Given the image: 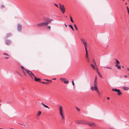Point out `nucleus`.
Masks as SVG:
<instances>
[{
	"label": "nucleus",
	"mask_w": 129,
	"mask_h": 129,
	"mask_svg": "<svg viewBox=\"0 0 129 129\" xmlns=\"http://www.w3.org/2000/svg\"><path fill=\"white\" fill-rule=\"evenodd\" d=\"M21 68L22 70V71L24 70L25 71L26 70H27V69H25L23 66H21Z\"/></svg>",
	"instance_id": "nucleus-21"
},
{
	"label": "nucleus",
	"mask_w": 129,
	"mask_h": 129,
	"mask_svg": "<svg viewBox=\"0 0 129 129\" xmlns=\"http://www.w3.org/2000/svg\"><path fill=\"white\" fill-rule=\"evenodd\" d=\"M72 84H73V86H74V85H75V84L74 83V81H72Z\"/></svg>",
	"instance_id": "nucleus-40"
},
{
	"label": "nucleus",
	"mask_w": 129,
	"mask_h": 129,
	"mask_svg": "<svg viewBox=\"0 0 129 129\" xmlns=\"http://www.w3.org/2000/svg\"><path fill=\"white\" fill-rule=\"evenodd\" d=\"M92 91H96L98 89V86H92L90 87Z\"/></svg>",
	"instance_id": "nucleus-6"
},
{
	"label": "nucleus",
	"mask_w": 129,
	"mask_h": 129,
	"mask_svg": "<svg viewBox=\"0 0 129 129\" xmlns=\"http://www.w3.org/2000/svg\"><path fill=\"white\" fill-rule=\"evenodd\" d=\"M74 26H75V29H76V30H78V28L76 25L75 24H74Z\"/></svg>",
	"instance_id": "nucleus-32"
},
{
	"label": "nucleus",
	"mask_w": 129,
	"mask_h": 129,
	"mask_svg": "<svg viewBox=\"0 0 129 129\" xmlns=\"http://www.w3.org/2000/svg\"><path fill=\"white\" fill-rule=\"evenodd\" d=\"M59 5H60L59 7H60L61 6H63V5H61L60 3H59Z\"/></svg>",
	"instance_id": "nucleus-45"
},
{
	"label": "nucleus",
	"mask_w": 129,
	"mask_h": 129,
	"mask_svg": "<svg viewBox=\"0 0 129 129\" xmlns=\"http://www.w3.org/2000/svg\"><path fill=\"white\" fill-rule=\"evenodd\" d=\"M87 61L88 62H89V58H87Z\"/></svg>",
	"instance_id": "nucleus-47"
},
{
	"label": "nucleus",
	"mask_w": 129,
	"mask_h": 129,
	"mask_svg": "<svg viewBox=\"0 0 129 129\" xmlns=\"http://www.w3.org/2000/svg\"><path fill=\"white\" fill-rule=\"evenodd\" d=\"M86 58H88V52H86Z\"/></svg>",
	"instance_id": "nucleus-28"
},
{
	"label": "nucleus",
	"mask_w": 129,
	"mask_h": 129,
	"mask_svg": "<svg viewBox=\"0 0 129 129\" xmlns=\"http://www.w3.org/2000/svg\"><path fill=\"white\" fill-rule=\"evenodd\" d=\"M87 46H87H85V51H86V52H88V51H87V48H86V46Z\"/></svg>",
	"instance_id": "nucleus-29"
},
{
	"label": "nucleus",
	"mask_w": 129,
	"mask_h": 129,
	"mask_svg": "<svg viewBox=\"0 0 129 129\" xmlns=\"http://www.w3.org/2000/svg\"><path fill=\"white\" fill-rule=\"evenodd\" d=\"M11 41L10 40H7L5 41L6 44L7 45H9L11 43Z\"/></svg>",
	"instance_id": "nucleus-12"
},
{
	"label": "nucleus",
	"mask_w": 129,
	"mask_h": 129,
	"mask_svg": "<svg viewBox=\"0 0 129 129\" xmlns=\"http://www.w3.org/2000/svg\"><path fill=\"white\" fill-rule=\"evenodd\" d=\"M0 129H3L2 128H0Z\"/></svg>",
	"instance_id": "nucleus-61"
},
{
	"label": "nucleus",
	"mask_w": 129,
	"mask_h": 129,
	"mask_svg": "<svg viewBox=\"0 0 129 129\" xmlns=\"http://www.w3.org/2000/svg\"><path fill=\"white\" fill-rule=\"evenodd\" d=\"M21 68L22 70V71L24 70L25 71L26 70H27V69H25L23 66H21Z\"/></svg>",
	"instance_id": "nucleus-22"
},
{
	"label": "nucleus",
	"mask_w": 129,
	"mask_h": 129,
	"mask_svg": "<svg viewBox=\"0 0 129 129\" xmlns=\"http://www.w3.org/2000/svg\"><path fill=\"white\" fill-rule=\"evenodd\" d=\"M70 19L71 21V22H74V21L73 20L72 18L71 17H70Z\"/></svg>",
	"instance_id": "nucleus-31"
},
{
	"label": "nucleus",
	"mask_w": 129,
	"mask_h": 129,
	"mask_svg": "<svg viewBox=\"0 0 129 129\" xmlns=\"http://www.w3.org/2000/svg\"><path fill=\"white\" fill-rule=\"evenodd\" d=\"M112 90L114 91L115 92H117L118 94L119 95H120L122 94V92L120 91V90L119 89H112Z\"/></svg>",
	"instance_id": "nucleus-4"
},
{
	"label": "nucleus",
	"mask_w": 129,
	"mask_h": 129,
	"mask_svg": "<svg viewBox=\"0 0 129 129\" xmlns=\"http://www.w3.org/2000/svg\"><path fill=\"white\" fill-rule=\"evenodd\" d=\"M97 77H96V76H95V80H94V81H97Z\"/></svg>",
	"instance_id": "nucleus-30"
},
{
	"label": "nucleus",
	"mask_w": 129,
	"mask_h": 129,
	"mask_svg": "<svg viewBox=\"0 0 129 129\" xmlns=\"http://www.w3.org/2000/svg\"><path fill=\"white\" fill-rule=\"evenodd\" d=\"M21 125H24V126L25 127V125H24V124H21Z\"/></svg>",
	"instance_id": "nucleus-57"
},
{
	"label": "nucleus",
	"mask_w": 129,
	"mask_h": 129,
	"mask_svg": "<svg viewBox=\"0 0 129 129\" xmlns=\"http://www.w3.org/2000/svg\"><path fill=\"white\" fill-rule=\"evenodd\" d=\"M47 28L49 29H50V26H47Z\"/></svg>",
	"instance_id": "nucleus-42"
},
{
	"label": "nucleus",
	"mask_w": 129,
	"mask_h": 129,
	"mask_svg": "<svg viewBox=\"0 0 129 129\" xmlns=\"http://www.w3.org/2000/svg\"><path fill=\"white\" fill-rule=\"evenodd\" d=\"M52 20L51 19H50V20H48L47 21L45 22L46 25L47 26L48 24L49 23H51V21H52Z\"/></svg>",
	"instance_id": "nucleus-15"
},
{
	"label": "nucleus",
	"mask_w": 129,
	"mask_h": 129,
	"mask_svg": "<svg viewBox=\"0 0 129 129\" xmlns=\"http://www.w3.org/2000/svg\"><path fill=\"white\" fill-rule=\"evenodd\" d=\"M1 104H0V106H1Z\"/></svg>",
	"instance_id": "nucleus-63"
},
{
	"label": "nucleus",
	"mask_w": 129,
	"mask_h": 129,
	"mask_svg": "<svg viewBox=\"0 0 129 129\" xmlns=\"http://www.w3.org/2000/svg\"><path fill=\"white\" fill-rule=\"evenodd\" d=\"M25 72L31 78L33 79V77L35 76V75L32 73V72L28 70H26Z\"/></svg>",
	"instance_id": "nucleus-2"
},
{
	"label": "nucleus",
	"mask_w": 129,
	"mask_h": 129,
	"mask_svg": "<svg viewBox=\"0 0 129 129\" xmlns=\"http://www.w3.org/2000/svg\"><path fill=\"white\" fill-rule=\"evenodd\" d=\"M106 68H107L108 69H112V68L111 67H106Z\"/></svg>",
	"instance_id": "nucleus-38"
},
{
	"label": "nucleus",
	"mask_w": 129,
	"mask_h": 129,
	"mask_svg": "<svg viewBox=\"0 0 129 129\" xmlns=\"http://www.w3.org/2000/svg\"><path fill=\"white\" fill-rule=\"evenodd\" d=\"M91 66L92 68L94 70H96V67L95 64H91Z\"/></svg>",
	"instance_id": "nucleus-10"
},
{
	"label": "nucleus",
	"mask_w": 129,
	"mask_h": 129,
	"mask_svg": "<svg viewBox=\"0 0 129 129\" xmlns=\"http://www.w3.org/2000/svg\"><path fill=\"white\" fill-rule=\"evenodd\" d=\"M11 35L10 33L8 34H7V36H6V38H8L11 36Z\"/></svg>",
	"instance_id": "nucleus-23"
},
{
	"label": "nucleus",
	"mask_w": 129,
	"mask_h": 129,
	"mask_svg": "<svg viewBox=\"0 0 129 129\" xmlns=\"http://www.w3.org/2000/svg\"><path fill=\"white\" fill-rule=\"evenodd\" d=\"M86 124H88L91 126H94L96 125V124L95 123H87Z\"/></svg>",
	"instance_id": "nucleus-9"
},
{
	"label": "nucleus",
	"mask_w": 129,
	"mask_h": 129,
	"mask_svg": "<svg viewBox=\"0 0 129 129\" xmlns=\"http://www.w3.org/2000/svg\"><path fill=\"white\" fill-rule=\"evenodd\" d=\"M45 107H46V108H48V109H50V108L48 107V106L45 105H44V106H43Z\"/></svg>",
	"instance_id": "nucleus-27"
},
{
	"label": "nucleus",
	"mask_w": 129,
	"mask_h": 129,
	"mask_svg": "<svg viewBox=\"0 0 129 129\" xmlns=\"http://www.w3.org/2000/svg\"><path fill=\"white\" fill-rule=\"evenodd\" d=\"M107 99L108 100H109L110 99V98L109 97H107Z\"/></svg>",
	"instance_id": "nucleus-52"
},
{
	"label": "nucleus",
	"mask_w": 129,
	"mask_h": 129,
	"mask_svg": "<svg viewBox=\"0 0 129 129\" xmlns=\"http://www.w3.org/2000/svg\"><path fill=\"white\" fill-rule=\"evenodd\" d=\"M127 11L128 12H129V9H128V10H127Z\"/></svg>",
	"instance_id": "nucleus-54"
},
{
	"label": "nucleus",
	"mask_w": 129,
	"mask_h": 129,
	"mask_svg": "<svg viewBox=\"0 0 129 129\" xmlns=\"http://www.w3.org/2000/svg\"><path fill=\"white\" fill-rule=\"evenodd\" d=\"M4 7V6L3 5H2V8H3V7Z\"/></svg>",
	"instance_id": "nucleus-53"
},
{
	"label": "nucleus",
	"mask_w": 129,
	"mask_h": 129,
	"mask_svg": "<svg viewBox=\"0 0 129 129\" xmlns=\"http://www.w3.org/2000/svg\"><path fill=\"white\" fill-rule=\"evenodd\" d=\"M116 63L118 64L120 63V62L117 59H116Z\"/></svg>",
	"instance_id": "nucleus-33"
},
{
	"label": "nucleus",
	"mask_w": 129,
	"mask_h": 129,
	"mask_svg": "<svg viewBox=\"0 0 129 129\" xmlns=\"http://www.w3.org/2000/svg\"><path fill=\"white\" fill-rule=\"evenodd\" d=\"M81 42L82 43H83L84 46H87V43L84 40H83L82 39H81Z\"/></svg>",
	"instance_id": "nucleus-11"
},
{
	"label": "nucleus",
	"mask_w": 129,
	"mask_h": 129,
	"mask_svg": "<svg viewBox=\"0 0 129 129\" xmlns=\"http://www.w3.org/2000/svg\"><path fill=\"white\" fill-rule=\"evenodd\" d=\"M93 62L94 63V64H95V66H96V70L98 71V69L97 65H96V63L95 61L94 60H93Z\"/></svg>",
	"instance_id": "nucleus-18"
},
{
	"label": "nucleus",
	"mask_w": 129,
	"mask_h": 129,
	"mask_svg": "<svg viewBox=\"0 0 129 129\" xmlns=\"http://www.w3.org/2000/svg\"><path fill=\"white\" fill-rule=\"evenodd\" d=\"M96 92H97V93L99 95L100 94V93L99 92V90H98Z\"/></svg>",
	"instance_id": "nucleus-35"
},
{
	"label": "nucleus",
	"mask_w": 129,
	"mask_h": 129,
	"mask_svg": "<svg viewBox=\"0 0 129 129\" xmlns=\"http://www.w3.org/2000/svg\"><path fill=\"white\" fill-rule=\"evenodd\" d=\"M66 17H67V16H66Z\"/></svg>",
	"instance_id": "nucleus-62"
},
{
	"label": "nucleus",
	"mask_w": 129,
	"mask_h": 129,
	"mask_svg": "<svg viewBox=\"0 0 129 129\" xmlns=\"http://www.w3.org/2000/svg\"><path fill=\"white\" fill-rule=\"evenodd\" d=\"M65 26L66 27H67V25H66V24H65Z\"/></svg>",
	"instance_id": "nucleus-55"
},
{
	"label": "nucleus",
	"mask_w": 129,
	"mask_h": 129,
	"mask_svg": "<svg viewBox=\"0 0 129 129\" xmlns=\"http://www.w3.org/2000/svg\"><path fill=\"white\" fill-rule=\"evenodd\" d=\"M125 4H126V5H127V3H125Z\"/></svg>",
	"instance_id": "nucleus-59"
},
{
	"label": "nucleus",
	"mask_w": 129,
	"mask_h": 129,
	"mask_svg": "<svg viewBox=\"0 0 129 129\" xmlns=\"http://www.w3.org/2000/svg\"><path fill=\"white\" fill-rule=\"evenodd\" d=\"M69 26L72 28V30L73 31H74V29L73 27V26H72V25H71L69 24Z\"/></svg>",
	"instance_id": "nucleus-20"
},
{
	"label": "nucleus",
	"mask_w": 129,
	"mask_h": 129,
	"mask_svg": "<svg viewBox=\"0 0 129 129\" xmlns=\"http://www.w3.org/2000/svg\"><path fill=\"white\" fill-rule=\"evenodd\" d=\"M3 54L4 55H6L9 57H10V56L8 54V53H3Z\"/></svg>",
	"instance_id": "nucleus-25"
},
{
	"label": "nucleus",
	"mask_w": 129,
	"mask_h": 129,
	"mask_svg": "<svg viewBox=\"0 0 129 129\" xmlns=\"http://www.w3.org/2000/svg\"><path fill=\"white\" fill-rule=\"evenodd\" d=\"M24 74V76H26V74Z\"/></svg>",
	"instance_id": "nucleus-56"
},
{
	"label": "nucleus",
	"mask_w": 129,
	"mask_h": 129,
	"mask_svg": "<svg viewBox=\"0 0 129 129\" xmlns=\"http://www.w3.org/2000/svg\"><path fill=\"white\" fill-rule=\"evenodd\" d=\"M123 77H125V78H126L127 77V76L125 75V76H123Z\"/></svg>",
	"instance_id": "nucleus-46"
},
{
	"label": "nucleus",
	"mask_w": 129,
	"mask_h": 129,
	"mask_svg": "<svg viewBox=\"0 0 129 129\" xmlns=\"http://www.w3.org/2000/svg\"><path fill=\"white\" fill-rule=\"evenodd\" d=\"M44 80H46L47 81H50L51 82H52V80H48V79H44Z\"/></svg>",
	"instance_id": "nucleus-39"
},
{
	"label": "nucleus",
	"mask_w": 129,
	"mask_h": 129,
	"mask_svg": "<svg viewBox=\"0 0 129 129\" xmlns=\"http://www.w3.org/2000/svg\"><path fill=\"white\" fill-rule=\"evenodd\" d=\"M41 82L43 83H47L48 84V83L47 82Z\"/></svg>",
	"instance_id": "nucleus-37"
},
{
	"label": "nucleus",
	"mask_w": 129,
	"mask_h": 129,
	"mask_svg": "<svg viewBox=\"0 0 129 129\" xmlns=\"http://www.w3.org/2000/svg\"><path fill=\"white\" fill-rule=\"evenodd\" d=\"M56 79V78H54L52 79V80H55Z\"/></svg>",
	"instance_id": "nucleus-51"
},
{
	"label": "nucleus",
	"mask_w": 129,
	"mask_h": 129,
	"mask_svg": "<svg viewBox=\"0 0 129 129\" xmlns=\"http://www.w3.org/2000/svg\"><path fill=\"white\" fill-rule=\"evenodd\" d=\"M54 5H55V6H56V7H58V5L57 4H55V3H54Z\"/></svg>",
	"instance_id": "nucleus-43"
},
{
	"label": "nucleus",
	"mask_w": 129,
	"mask_h": 129,
	"mask_svg": "<svg viewBox=\"0 0 129 129\" xmlns=\"http://www.w3.org/2000/svg\"><path fill=\"white\" fill-rule=\"evenodd\" d=\"M96 71L97 72H98V74L101 77H102V76L101 75V74H100V73H99V72L98 71L96 70Z\"/></svg>",
	"instance_id": "nucleus-34"
},
{
	"label": "nucleus",
	"mask_w": 129,
	"mask_h": 129,
	"mask_svg": "<svg viewBox=\"0 0 129 129\" xmlns=\"http://www.w3.org/2000/svg\"><path fill=\"white\" fill-rule=\"evenodd\" d=\"M69 82V81L67 79H66V80H65L64 81V83H68Z\"/></svg>",
	"instance_id": "nucleus-24"
},
{
	"label": "nucleus",
	"mask_w": 129,
	"mask_h": 129,
	"mask_svg": "<svg viewBox=\"0 0 129 129\" xmlns=\"http://www.w3.org/2000/svg\"><path fill=\"white\" fill-rule=\"evenodd\" d=\"M47 26L45 22H42L38 24L37 26L39 27H43L44 26Z\"/></svg>",
	"instance_id": "nucleus-3"
},
{
	"label": "nucleus",
	"mask_w": 129,
	"mask_h": 129,
	"mask_svg": "<svg viewBox=\"0 0 129 129\" xmlns=\"http://www.w3.org/2000/svg\"><path fill=\"white\" fill-rule=\"evenodd\" d=\"M115 66L117 67L118 69H121V67L120 66L118 65V64H116L115 65Z\"/></svg>",
	"instance_id": "nucleus-16"
},
{
	"label": "nucleus",
	"mask_w": 129,
	"mask_h": 129,
	"mask_svg": "<svg viewBox=\"0 0 129 129\" xmlns=\"http://www.w3.org/2000/svg\"><path fill=\"white\" fill-rule=\"evenodd\" d=\"M60 80L62 81V82H64V81L66 80V79L64 78H60Z\"/></svg>",
	"instance_id": "nucleus-17"
},
{
	"label": "nucleus",
	"mask_w": 129,
	"mask_h": 129,
	"mask_svg": "<svg viewBox=\"0 0 129 129\" xmlns=\"http://www.w3.org/2000/svg\"><path fill=\"white\" fill-rule=\"evenodd\" d=\"M22 71L23 74H25V71L24 70Z\"/></svg>",
	"instance_id": "nucleus-41"
},
{
	"label": "nucleus",
	"mask_w": 129,
	"mask_h": 129,
	"mask_svg": "<svg viewBox=\"0 0 129 129\" xmlns=\"http://www.w3.org/2000/svg\"><path fill=\"white\" fill-rule=\"evenodd\" d=\"M18 75H19L20 76H21V75L19 73H18Z\"/></svg>",
	"instance_id": "nucleus-49"
},
{
	"label": "nucleus",
	"mask_w": 129,
	"mask_h": 129,
	"mask_svg": "<svg viewBox=\"0 0 129 129\" xmlns=\"http://www.w3.org/2000/svg\"><path fill=\"white\" fill-rule=\"evenodd\" d=\"M127 70L128 71H129V68H127Z\"/></svg>",
	"instance_id": "nucleus-48"
},
{
	"label": "nucleus",
	"mask_w": 129,
	"mask_h": 129,
	"mask_svg": "<svg viewBox=\"0 0 129 129\" xmlns=\"http://www.w3.org/2000/svg\"><path fill=\"white\" fill-rule=\"evenodd\" d=\"M94 86H97L98 83L97 81H94Z\"/></svg>",
	"instance_id": "nucleus-19"
},
{
	"label": "nucleus",
	"mask_w": 129,
	"mask_h": 129,
	"mask_svg": "<svg viewBox=\"0 0 129 129\" xmlns=\"http://www.w3.org/2000/svg\"><path fill=\"white\" fill-rule=\"evenodd\" d=\"M34 77L35 78V80L36 81H41V80L40 79L38 78H37L35 76H34Z\"/></svg>",
	"instance_id": "nucleus-13"
},
{
	"label": "nucleus",
	"mask_w": 129,
	"mask_h": 129,
	"mask_svg": "<svg viewBox=\"0 0 129 129\" xmlns=\"http://www.w3.org/2000/svg\"><path fill=\"white\" fill-rule=\"evenodd\" d=\"M76 108L77 110L79 111H80V110L78 108L76 107Z\"/></svg>",
	"instance_id": "nucleus-36"
},
{
	"label": "nucleus",
	"mask_w": 129,
	"mask_h": 129,
	"mask_svg": "<svg viewBox=\"0 0 129 129\" xmlns=\"http://www.w3.org/2000/svg\"><path fill=\"white\" fill-rule=\"evenodd\" d=\"M127 10H128V9H129L127 6Z\"/></svg>",
	"instance_id": "nucleus-58"
},
{
	"label": "nucleus",
	"mask_w": 129,
	"mask_h": 129,
	"mask_svg": "<svg viewBox=\"0 0 129 129\" xmlns=\"http://www.w3.org/2000/svg\"><path fill=\"white\" fill-rule=\"evenodd\" d=\"M59 9L60 11L63 14H64L65 11V9L64 8V6L63 5L59 7Z\"/></svg>",
	"instance_id": "nucleus-5"
},
{
	"label": "nucleus",
	"mask_w": 129,
	"mask_h": 129,
	"mask_svg": "<svg viewBox=\"0 0 129 129\" xmlns=\"http://www.w3.org/2000/svg\"><path fill=\"white\" fill-rule=\"evenodd\" d=\"M22 26L21 25L18 24L17 25V29L18 31H20L21 30Z\"/></svg>",
	"instance_id": "nucleus-8"
},
{
	"label": "nucleus",
	"mask_w": 129,
	"mask_h": 129,
	"mask_svg": "<svg viewBox=\"0 0 129 129\" xmlns=\"http://www.w3.org/2000/svg\"><path fill=\"white\" fill-rule=\"evenodd\" d=\"M122 88L124 90H127L129 89V88L128 87H126L125 86L123 87Z\"/></svg>",
	"instance_id": "nucleus-14"
},
{
	"label": "nucleus",
	"mask_w": 129,
	"mask_h": 129,
	"mask_svg": "<svg viewBox=\"0 0 129 129\" xmlns=\"http://www.w3.org/2000/svg\"><path fill=\"white\" fill-rule=\"evenodd\" d=\"M41 104L43 105V106H44V105L43 103H41Z\"/></svg>",
	"instance_id": "nucleus-50"
},
{
	"label": "nucleus",
	"mask_w": 129,
	"mask_h": 129,
	"mask_svg": "<svg viewBox=\"0 0 129 129\" xmlns=\"http://www.w3.org/2000/svg\"><path fill=\"white\" fill-rule=\"evenodd\" d=\"M76 123L77 124H83L85 123L84 121L83 120H76L75 121Z\"/></svg>",
	"instance_id": "nucleus-7"
},
{
	"label": "nucleus",
	"mask_w": 129,
	"mask_h": 129,
	"mask_svg": "<svg viewBox=\"0 0 129 129\" xmlns=\"http://www.w3.org/2000/svg\"><path fill=\"white\" fill-rule=\"evenodd\" d=\"M9 57H6L5 58L6 59H8V58H9Z\"/></svg>",
	"instance_id": "nucleus-44"
},
{
	"label": "nucleus",
	"mask_w": 129,
	"mask_h": 129,
	"mask_svg": "<svg viewBox=\"0 0 129 129\" xmlns=\"http://www.w3.org/2000/svg\"><path fill=\"white\" fill-rule=\"evenodd\" d=\"M122 68H123V66H122Z\"/></svg>",
	"instance_id": "nucleus-60"
},
{
	"label": "nucleus",
	"mask_w": 129,
	"mask_h": 129,
	"mask_svg": "<svg viewBox=\"0 0 129 129\" xmlns=\"http://www.w3.org/2000/svg\"><path fill=\"white\" fill-rule=\"evenodd\" d=\"M59 113L61 116L62 119H65L64 117L63 114L62 113V106H59Z\"/></svg>",
	"instance_id": "nucleus-1"
},
{
	"label": "nucleus",
	"mask_w": 129,
	"mask_h": 129,
	"mask_svg": "<svg viewBox=\"0 0 129 129\" xmlns=\"http://www.w3.org/2000/svg\"><path fill=\"white\" fill-rule=\"evenodd\" d=\"M41 114V111H39L37 114V116H40Z\"/></svg>",
	"instance_id": "nucleus-26"
}]
</instances>
